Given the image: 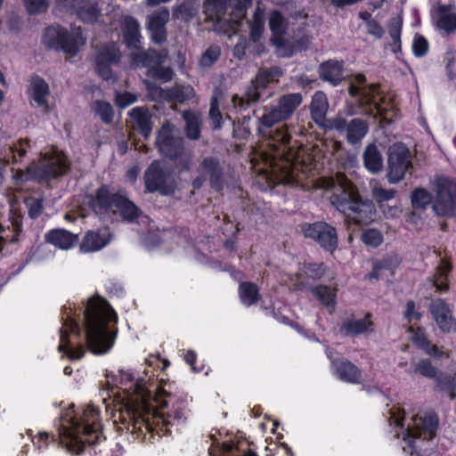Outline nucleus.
<instances>
[{"mask_svg":"<svg viewBox=\"0 0 456 456\" xmlns=\"http://www.w3.org/2000/svg\"><path fill=\"white\" fill-rule=\"evenodd\" d=\"M303 102L300 93H289L253 110L256 118V134L267 141V149L261 153L264 170L278 183H293L296 155L289 146L291 134L288 126H274L290 119Z\"/></svg>","mask_w":456,"mask_h":456,"instance_id":"2","label":"nucleus"},{"mask_svg":"<svg viewBox=\"0 0 456 456\" xmlns=\"http://www.w3.org/2000/svg\"><path fill=\"white\" fill-rule=\"evenodd\" d=\"M283 75L282 69L278 66L260 69L251 80L243 96L234 94L232 102L235 109L246 110L251 103L258 102L264 96L265 90L270 84L279 82Z\"/></svg>","mask_w":456,"mask_h":456,"instance_id":"8","label":"nucleus"},{"mask_svg":"<svg viewBox=\"0 0 456 456\" xmlns=\"http://www.w3.org/2000/svg\"><path fill=\"white\" fill-rule=\"evenodd\" d=\"M167 57L164 51H158L154 48L141 50L137 53H131L132 62L137 66L147 69V70L154 69L159 64H163Z\"/></svg>","mask_w":456,"mask_h":456,"instance_id":"25","label":"nucleus"},{"mask_svg":"<svg viewBox=\"0 0 456 456\" xmlns=\"http://www.w3.org/2000/svg\"><path fill=\"white\" fill-rule=\"evenodd\" d=\"M146 76L154 80L167 83L173 80L175 72L171 67H165L162 64H159L154 69L147 70Z\"/></svg>","mask_w":456,"mask_h":456,"instance_id":"48","label":"nucleus"},{"mask_svg":"<svg viewBox=\"0 0 456 456\" xmlns=\"http://www.w3.org/2000/svg\"><path fill=\"white\" fill-rule=\"evenodd\" d=\"M28 216L37 219L42 214L44 206L42 199H32L28 203Z\"/></svg>","mask_w":456,"mask_h":456,"instance_id":"64","label":"nucleus"},{"mask_svg":"<svg viewBox=\"0 0 456 456\" xmlns=\"http://www.w3.org/2000/svg\"><path fill=\"white\" fill-rule=\"evenodd\" d=\"M336 372L342 381L359 384L362 382V370L353 362L346 359H340L333 362Z\"/></svg>","mask_w":456,"mask_h":456,"instance_id":"31","label":"nucleus"},{"mask_svg":"<svg viewBox=\"0 0 456 456\" xmlns=\"http://www.w3.org/2000/svg\"><path fill=\"white\" fill-rule=\"evenodd\" d=\"M416 429L407 428L406 437L411 456H419V452L415 446V439L424 436V439L432 440L438 429V416L434 411L426 412L423 417L414 418Z\"/></svg>","mask_w":456,"mask_h":456,"instance_id":"16","label":"nucleus"},{"mask_svg":"<svg viewBox=\"0 0 456 456\" xmlns=\"http://www.w3.org/2000/svg\"><path fill=\"white\" fill-rule=\"evenodd\" d=\"M411 199L414 208L423 209L432 201V195L424 188H416L412 191Z\"/></svg>","mask_w":456,"mask_h":456,"instance_id":"50","label":"nucleus"},{"mask_svg":"<svg viewBox=\"0 0 456 456\" xmlns=\"http://www.w3.org/2000/svg\"><path fill=\"white\" fill-rule=\"evenodd\" d=\"M452 6L441 4L437 8L436 26L450 34L456 30V13L450 12Z\"/></svg>","mask_w":456,"mask_h":456,"instance_id":"41","label":"nucleus"},{"mask_svg":"<svg viewBox=\"0 0 456 456\" xmlns=\"http://www.w3.org/2000/svg\"><path fill=\"white\" fill-rule=\"evenodd\" d=\"M249 120V117H244L241 122L233 125L232 134L234 138L248 139L250 136Z\"/></svg>","mask_w":456,"mask_h":456,"instance_id":"57","label":"nucleus"},{"mask_svg":"<svg viewBox=\"0 0 456 456\" xmlns=\"http://www.w3.org/2000/svg\"><path fill=\"white\" fill-rule=\"evenodd\" d=\"M409 330L412 333V342L418 348L421 349L424 346H428L429 339L422 327H418L415 330L411 327Z\"/></svg>","mask_w":456,"mask_h":456,"instance_id":"61","label":"nucleus"},{"mask_svg":"<svg viewBox=\"0 0 456 456\" xmlns=\"http://www.w3.org/2000/svg\"><path fill=\"white\" fill-rule=\"evenodd\" d=\"M110 241V239L99 231H88L80 245V251L83 253L95 252L104 248Z\"/></svg>","mask_w":456,"mask_h":456,"instance_id":"34","label":"nucleus"},{"mask_svg":"<svg viewBox=\"0 0 456 456\" xmlns=\"http://www.w3.org/2000/svg\"><path fill=\"white\" fill-rule=\"evenodd\" d=\"M60 345L58 346L59 352L66 354L68 358L72 361L81 359L86 354L85 346L80 344L77 346H72L69 339L68 332L61 328L60 329Z\"/></svg>","mask_w":456,"mask_h":456,"instance_id":"40","label":"nucleus"},{"mask_svg":"<svg viewBox=\"0 0 456 456\" xmlns=\"http://www.w3.org/2000/svg\"><path fill=\"white\" fill-rule=\"evenodd\" d=\"M328 129L337 131L339 135H345L349 145L357 147L362 144L363 138L367 135L369 124L361 118L347 120L341 114H338L329 119Z\"/></svg>","mask_w":456,"mask_h":456,"instance_id":"13","label":"nucleus"},{"mask_svg":"<svg viewBox=\"0 0 456 456\" xmlns=\"http://www.w3.org/2000/svg\"><path fill=\"white\" fill-rule=\"evenodd\" d=\"M169 16V10L160 7L147 17V29L152 42L160 45L167 40L166 25Z\"/></svg>","mask_w":456,"mask_h":456,"instance_id":"21","label":"nucleus"},{"mask_svg":"<svg viewBox=\"0 0 456 456\" xmlns=\"http://www.w3.org/2000/svg\"><path fill=\"white\" fill-rule=\"evenodd\" d=\"M122 53L115 42L101 45L95 55V71L103 80L112 77V66L121 61Z\"/></svg>","mask_w":456,"mask_h":456,"instance_id":"17","label":"nucleus"},{"mask_svg":"<svg viewBox=\"0 0 456 456\" xmlns=\"http://www.w3.org/2000/svg\"><path fill=\"white\" fill-rule=\"evenodd\" d=\"M355 81L359 86L351 84L348 87V94L353 99V102L348 105V113L350 115H366L369 117L383 116L384 108L378 100L379 86L370 84L361 87L360 86L366 83V77L362 73L355 75Z\"/></svg>","mask_w":456,"mask_h":456,"instance_id":"6","label":"nucleus"},{"mask_svg":"<svg viewBox=\"0 0 456 456\" xmlns=\"http://www.w3.org/2000/svg\"><path fill=\"white\" fill-rule=\"evenodd\" d=\"M26 94L31 107L45 108V111L48 110V98L51 92L49 85L42 77L37 74L29 77Z\"/></svg>","mask_w":456,"mask_h":456,"instance_id":"20","label":"nucleus"},{"mask_svg":"<svg viewBox=\"0 0 456 456\" xmlns=\"http://www.w3.org/2000/svg\"><path fill=\"white\" fill-rule=\"evenodd\" d=\"M371 318L372 314L370 312L366 313L362 319L347 318L343 321L340 326V333L344 336H358L365 332H372L374 322Z\"/></svg>","mask_w":456,"mask_h":456,"instance_id":"28","label":"nucleus"},{"mask_svg":"<svg viewBox=\"0 0 456 456\" xmlns=\"http://www.w3.org/2000/svg\"><path fill=\"white\" fill-rule=\"evenodd\" d=\"M184 139L175 135V128L169 123H165L158 131L155 145L159 154L172 161H176L184 155Z\"/></svg>","mask_w":456,"mask_h":456,"instance_id":"14","label":"nucleus"},{"mask_svg":"<svg viewBox=\"0 0 456 456\" xmlns=\"http://www.w3.org/2000/svg\"><path fill=\"white\" fill-rule=\"evenodd\" d=\"M265 31V13L264 10L256 7L249 24V37L253 42H257Z\"/></svg>","mask_w":456,"mask_h":456,"instance_id":"45","label":"nucleus"},{"mask_svg":"<svg viewBox=\"0 0 456 456\" xmlns=\"http://www.w3.org/2000/svg\"><path fill=\"white\" fill-rule=\"evenodd\" d=\"M226 0H204L203 12L207 21L219 22L226 14Z\"/></svg>","mask_w":456,"mask_h":456,"instance_id":"38","label":"nucleus"},{"mask_svg":"<svg viewBox=\"0 0 456 456\" xmlns=\"http://www.w3.org/2000/svg\"><path fill=\"white\" fill-rule=\"evenodd\" d=\"M362 159L364 167L369 172L376 174L382 169L383 158L376 144L370 143L366 146Z\"/></svg>","mask_w":456,"mask_h":456,"instance_id":"36","label":"nucleus"},{"mask_svg":"<svg viewBox=\"0 0 456 456\" xmlns=\"http://www.w3.org/2000/svg\"><path fill=\"white\" fill-rule=\"evenodd\" d=\"M429 50V44L428 40L421 35L416 34L412 43L413 54L418 57L425 56Z\"/></svg>","mask_w":456,"mask_h":456,"instance_id":"58","label":"nucleus"},{"mask_svg":"<svg viewBox=\"0 0 456 456\" xmlns=\"http://www.w3.org/2000/svg\"><path fill=\"white\" fill-rule=\"evenodd\" d=\"M238 293L240 302L246 306L256 305L261 300L259 288L252 281H241L239 284Z\"/></svg>","mask_w":456,"mask_h":456,"instance_id":"39","label":"nucleus"},{"mask_svg":"<svg viewBox=\"0 0 456 456\" xmlns=\"http://www.w3.org/2000/svg\"><path fill=\"white\" fill-rule=\"evenodd\" d=\"M403 318L408 322H411L412 321H419L422 318V314L416 310V304L411 299L406 302Z\"/></svg>","mask_w":456,"mask_h":456,"instance_id":"62","label":"nucleus"},{"mask_svg":"<svg viewBox=\"0 0 456 456\" xmlns=\"http://www.w3.org/2000/svg\"><path fill=\"white\" fill-rule=\"evenodd\" d=\"M132 120V127L144 139H148L151 134L153 122L152 116L145 107H135L129 111Z\"/></svg>","mask_w":456,"mask_h":456,"instance_id":"24","label":"nucleus"},{"mask_svg":"<svg viewBox=\"0 0 456 456\" xmlns=\"http://www.w3.org/2000/svg\"><path fill=\"white\" fill-rule=\"evenodd\" d=\"M198 175L191 181L193 190H200L208 182L215 192H222L227 183L228 176L223 161L217 156H206L201 159L196 168Z\"/></svg>","mask_w":456,"mask_h":456,"instance_id":"7","label":"nucleus"},{"mask_svg":"<svg viewBox=\"0 0 456 456\" xmlns=\"http://www.w3.org/2000/svg\"><path fill=\"white\" fill-rule=\"evenodd\" d=\"M121 26L122 39L126 46L129 49H139L142 35L138 20L132 15H126Z\"/></svg>","mask_w":456,"mask_h":456,"instance_id":"26","label":"nucleus"},{"mask_svg":"<svg viewBox=\"0 0 456 456\" xmlns=\"http://www.w3.org/2000/svg\"><path fill=\"white\" fill-rule=\"evenodd\" d=\"M200 4L195 0H184L174 8L173 17L184 22L191 21L199 13Z\"/></svg>","mask_w":456,"mask_h":456,"instance_id":"42","label":"nucleus"},{"mask_svg":"<svg viewBox=\"0 0 456 456\" xmlns=\"http://www.w3.org/2000/svg\"><path fill=\"white\" fill-rule=\"evenodd\" d=\"M11 231L10 227L8 226V232H11V234H4L6 232V231L0 224V252L3 250L4 244L5 242H16L19 240V237L22 232L21 220L18 217H12L11 219Z\"/></svg>","mask_w":456,"mask_h":456,"instance_id":"44","label":"nucleus"},{"mask_svg":"<svg viewBox=\"0 0 456 456\" xmlns=\"http://www.w3.org/2000/svg\"><path fill=\"white\" fill-rule=\"evenodd\" d=\"M221 47L217 45H210L201 55L200 65L203 68L212 67L221 56Z\"/></svg>","mask_w":456,"mask_h":456,"instance_id":"51","label":"nucleus"},{"mask_svg":"<svg viewBox=\"0 0 456 456\" xmlns=\"http://www.w3.org/2000/svg\"><path fill=\"white\" fill-rule=\"evenodd\" d=\"M94 111L105 124H110L114 118V110L106 101L97 100L94 102Z\"/></svg>","mask_w":456,"mask_h":456,"instance_id":"49","label":"nucleus"},{"mask_svg":"<svg viewBox=\"0 0 456 456\" xmlns=\"http://www.w3.org/2000/svg\"><path fill=\"white\" fill-rule=\"evenodd\" d=\"M387 155L388 182L397 183L412 166L411 151L403 142H396L388 148Z\"/></svg>","mask_w":456,"mask_h":456,"instance_id":"15","label":"nucleus"},{"mask_svg":"<svg viewBox=\"0 0 456 456\" xmlns=\"http://www.w3.org/2000/svg\"><path fill=\"white\" fill-rule=\"evenodd\" d=\"M429 313L436 321L439 330L450 333L456 326L449 304L443 298H435L428 307Z\"/></svg>","mask_w":456,"mask_h":456,"instance_id":"22","label":"nucleus"},{"mask_svg":"<svg viewBox=\"0 0 456 456\" xmlns=\"http://www.w3.org/2000/svg\"><path fill=\"white\" fill-rule=\"evenodd\" d=\"M29 15L41 14L49 8L48 0H21Z\"/></svg>","mask_w":456,"mask_h":456,"instance_id":"56","label":"nucleus"},{"mask_svg":"<svg viewBox=\"0 0 456 456\" xmlns=\"http://www.w3.org/2000/svg\"><path fill=\"white\" fill-rule=\"evenodd\" d=\"M30 147V140L20 139L16 143L9 148L10 154L12 155L11 162L12 164L22 162Z\"/></svg>","mask_w":456,"mask_h":456,"instance_id":"47","label":"nucleus"},{"mask_svg":"<svg viewBox=\"0 0 456 456\" xmlns=\"http://www.w3.org/2000/svg\"><path fill=\"white\" fill-rule=\"evenodd\" d=\"M55 440L54 435L47 432H39L33 437L32 442L38 449H42L47 447L50 442H54Z\"/></svg>","mask_w":456,"mask_h":456,"instance_id":"63","label":"nucleus"},{"mask_svg":"<svg viewBox=\"0 0 456 456\" xmlns=\"http://www.w3.org/2000/svg\"><path fill=\"white\" fill-rule=\"evenodd\" d=\"M395 194L396 190L395 189H384L382 187H376L372 190V196L379 204L394 199Z\"/></svg>","mask_w":456,"mask_h":456,"instance_id":"60","label":"nucleus"},{"mask_svg":"<svg viewBox=\"0 0 456 456\" xmlns=\"http://www.w3.org/2000/svg\"><path fill=\"white\" fill-rule=\"evenodd\" d=\"M70 169V163L64 156H53L36 167L34 177L39 182H48L66 175Z\"/></svg>","mask_w":456,"mask_h":456,"instance_id":"19","label":"nucleus"},{"mask_svg":"<svg viewBox=\"0 0 456 456\" xmlns=\"http://www.w3.org/2000/svg\"><path fill=\"white\" fill-rule=\"evenodd\" d=\"M301 231L305 238L314 241L325 252L333 254L338 248V230L326 221L305 223Z\"/></svg>","mask_w":456,"mask_h":456,"instance_id":"12","label":"nucleus"},{"mask_svg":"<svg viewBox=\"0 0 456 456\" xmlns=\"http://www.w3.org/2000/svg\"><path fill=\"white\" fill-rule=\"evenodd\" d=\"M401 31H402V21H395L389 25V36L392 38L391 50L393 53H397L401 52Z\"/></svg>","mask_w":456,"mask_h":456,"instance_id":"55","label":"nucleus"},{"mask_svg":"<svg viewBox=\"0 0 456 456\" xmlns=\"http://www.w3.org/2000/svg\"><path fill=\"white\" fill-rule=\"evenodd\" d=\"M42 40L47 48L61 51L70 56H75L79 51L80 45L85 44L80 31L70 33L60 24H53L45 28Z\"/></svg>","mask_w":456,"mask_h":456,"instance_id":"10","label":"nucleus"},{"mask_svg":"<svg viewBox=\"0 0 456 456\" xmlns=\"http://www.w3.org/2000/svg\"><path fill=\"white\" fill-rule=\"evenodd\" d=\"M75 12L84 23L94 24L101 15V9L96 2L79 0L75 6Z\"/></svg>","mask_w":456,"mask_h":456,"instance_id":"33","label":"nucleus"},{"mask_svg":"<svg viewBox=\"0 0 456 456\" xmlns=\"http://www.w3.org/2000/svg\"><path fill=\"white\" fill-rule=\"evenodd\" d=\"M435 390L446 395L450 400L456 399V379L455 377L440 372L435 379Z\"/></svg>","mask_w":456,"mask_h":456,"instance_id":"43","label":"nucleus"},{"mask_svg":"<svg viewBox=\"0 0 456 456\" xmlns=\"http://www.w3.org/2000/svg\"><path fill=\"white\" fill-rule=\"evenodd\" d=\"M118 316L106 299L99 296L88 299L84 311L87 349L94 354H105L113 347Z\"/></svg>","mask_w":456,"mask_h":456,"instance_id":"3","label":"nucleus"},{"mask_svg":"<svg viewBox=\"0 0 456 456\" xmlns=\"http://www.w3.org/2000/svg\"><path fill=\"white\" fill-rule=\"evenodd\" d=\"M331 205L340 212L347 224L367 226L376 220L377 209L371 200L363 198L357 187L343 173L331 178Z\"/></svg>","mask_w":456,"mask_h":456,"instance_id":"4","label":"nucleus"},{"mask_svg":"<svg viewBox=\"0 0 456 456\" xmlns=\"http://www.w3.org/2000/svg\"><path fill=\"white\" fill-rule=\"evenodd\" d=\"M209 118L214 124V128L221 127L223 117L219 109V102L216 95H213L210 99Z\"/></svg>","mask_w":456,"mask_h":456,"instance_id":"59","label":"nucleus"},{"mask_svg":"<svg viewBox=\"0 0 456 456\" xmlns=\"http://www.w3.org/2000/svg\"><path fill=\"white\" fill-rule=\"evenodd\" d=\"M120 385L126 398L113 422L134 439H144L147 432L170 434L171 427L185 424L191 415L189 395L175 381L160 379L154 384L127 370L121 371Z\"/></svg>","mask_w":456,"mask_h":456,"instance_id":"1","label":"nucleus"},{"mask_svg":"<svg viewBox=\"0 0 456 456\" xmlns=\"http://www.w3.org/2000/svg\"><path fill=\"white\" fill-rule=\"evenodd\" d=\"M143 183L145 192L161 196H173L177 189L173 169L159 159L151 161L147 167Z\"/></svg>","mask_w":456,"mask_h":456,"instance_id":"9","label":"nucleus"},{"mask_svg":"<svg viewBox=\"0 0 456 456\" xmlns=\"http://www.w3.org/2000/svg\"><path fill=\"white\" fill-rule=\"evenodd\" d=\"M324 263L308 262L304 264L303 271L305 275L313 280H320L326 273Z\"/></svg>","mask_w":456,"mask_h":456,"instance_id":"54","label":"nucleus"},{"mask_svg":"<svg viewBox=\"0 0 456 456\" xmlns=\"http://www.w3.org/2000/svg\"><path fill=\"white\" fill-rule=\"evenodd\" d=\"M160 95L170 102L183 103L191 100L195 92L191 86L175 85L167 89H160Z\"/></svg>","mask_w":456,"mask_h":456,"instance_id":"32","label":"nucleus"},{"mask_svg":"<svg viewBox=\"0 0 456 456\" xmlns=\"http://www.w3.org/2000/svg\"><path fill=\"white\" fill-rule=\"evenodd\" d=\"M328 109L326 94L322 91L315 92L310 104V115L312 120L321 127L328 128L329 120L326 118Z\"/></svg>","mask_w":456,"mask_h":456,"instance_id":"27","label":"nucleus"},{"mask_svg":"<svg viewBox=\"0 0 456 456\" xmlns=\"http://www.w3.org/2000/svg\"><path fill=\"white\" fill-rule=\"evenodd\" d=\"M268 26L271 31L270 41L277 47L286 45L285 37L289 28V20L279 10H272L268 15Z\"/></svg>","mask_w":456,"mask_h":456,"instance_id":"23","label":"nucleus"},{"mask_svg":"<svg viewBox=\"0 0 456 456\" xmlns=\"http://www.w3.org/2000/svg\"><path fill=\"white\" fill-rule=\"evenodd\" d=\"M343 61L337 60H328L320 64L318 74L320 79L329 82L336 86L343 80Z\"/></svg>","mask_w":456,"mask_h":456,"instance_id":"29","label":"nucleus"},{"mask_svg":"<svg viewBox=\"0 0 456 456\" xmlns=\"http://www.w3.org/2000/svg\"><path fill=\"white\" fill-rule=\"evenodd\" d=\"M45 241L61 249H69L78 242V235L65 229H53L45 234Z\"/></svg>","mask_w":456,"mask_h":456,"instance_id":"30","label":"nucleus"},{"mask_svg":"<svg viewBox=\"0 0 456 456\" xmlns=\"http://www.w3.org/2000/svg\"><path fill=\"white\" fill-rule=\"evenodd\" d=\"M116 208L126 222L132 223L142 216V210L129 198L122 193L117 202Z\"/></svg>","mask_w":456,"mask_h":456,"instance_id":"37","label":"nucleus"},{"mask_svg":"<svg viewBox=\"0 0 456 456\" xmlns=\"http://www.w3.org/2000/svg\"><path fill=\"white\" fill-rule=\"evenodd\" d=\"M314 297L324 306L334 308L336 305V293L327 285H317L312 289Z\"/></svg>","mask_w":456,"mask_h":456,"instance_id":"46","label":"nucleus"},{"mask_svg":"<svg viewBox=\"0 0 456 456\" xmlns=\"http://www.w3.org/2000/svg\"><path fill=\"white\" fill-rule=\"evenodd\" d=\"M57 429L62 443L96 444L102 429L100 410L92 404L77 410L72 404L61 413Z\"/></svg>","mask_w":456,"mask_h":456,"instance_id":"5","label":"nucleus"},{"mask_svg":"<svg viewBox=\"0 0 456 456\" xmlns=\"http://www.w3.org/2000/svg\"><path fill=\"white\" fill-rule=\"evenodd\" d=\"M361 240L366 246L378 248L382 244L384 238L379 230L376 228H368L362 232Z\"/></svg>","mask_w":456,"mask_h":456,"instance_id":"52","label":"nucleus"},{"mask_svg":"<svg viewBox=\"0 0 456 456\" xmlns=\"http://www.w3.org/2000/svg\"><path fill=\"white\" fill-rule=\"evenodd\" d=\"M122 192H112L109 184H101L94 194L86 196L88 206L96 215L109 214L113 208H116Z\"/></svg>","mask_w":456,"mask_h":456,"instance_id":"18","label":"nucleus"},{"mask_svg":"<svg viewBox=\"0 0 456 456\" xmlns=\"http://www.w3.org/2000/svg\"><path fill=\"white\" fill-rule=\"evenodd\" d=\"M413 372L419 373L421 376L428 379H436L438 374V370L434 366L429 359H420L416 364H414Z\"/></svg>","mask_w":456,"mask_h":456,"instance_id":"53","label":"nucleus"},{"mask_svg":"<svg viewBox=\"0 0 456 456\" xmlns=\"http://www.w3.org/2000/svg\"><path fill=\"white\" fill-rule=\"evenodd\" d=\"M433 210L439 216L456 217V181L441 175L434 182Z\"/></svg>","mask_w":456,"mask_h":456,"instance_id":"11","label":"nucleus"},{"mask_svg":"<svg viewBox=\"0 0 456 456\" xmlns=\"http://www.w3.org/2000/svg\"><path fill=\"white\" fill-rule=\"evenodd\" d=\"M182 118L185 122L184 132L186 136L192 141L199 140L201 134L200 114L191 110L183 111Z\"/></svg>","mask_w":456,"mask_h":456,"instance_id":"35","label":"nucleus"}]
</instances>
